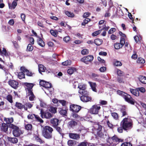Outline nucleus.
<instances>
[{
  "label": "nucleus",
  "instance_id": "12",
  "mask_svg": "<svg viewBox=\"0 0 146 146\" xmlns=\"http://www.w3.org/2000/svg\"><path fill=\"white\" fill-rule=\"evenodd\" d=\"M39 84L41 86L46 88H50L52 86V84L50 83L43 80H40Z\"/></svg>",
  "mask_w": 146,
  "mask_h": 146
},
{
  "label": "nucleus",
  "instance_id": "47",
  "mask_svg": "<svg viewBox=\"0 0 146 146\" xmlns=\"http://www.w3.org/2000/svg\"><path fill=\"white\" fill-rule=\"evenodd\" d=\"M50 32L51 34L54 37H56L57 36L58 33L56 31H54L51 29Z\"/></svg>",
  "mask_w": 146,
  "mask_h": 146
},
{
  "label": "nucleus",
  "instance_id": "35",
  "mask_svg": "<svg viewBox=\"0 0 146 146\" xmlns=\"http://www.w3.org/2000/svg\"><path fill=\"white\" fill-rule=\"evenodd\" d=\"M117 75L120 76H123L125 75L124 72L119 69H117Z\"/></svg>",
  "mask_w": 146,
  "mask_h": 146
},
{
  "label": "nucleus",
  "instance_id": "16",
  "mask_svg": "<svg viewBox=\"0 0 146 146\" xmlns=\"http://www.w3.org/2000/svg\"><path fill=\"white\" fill-rule=\"evenodd\" d=\"M111 139L113 142H115L116 143H119L120 142H123V139L118 138L117 136L115 135L111 137Z\"/></svg>",
  "mask_w": 146,
  "mask_h": 146
},
{
  "label": "nucleus",
  "instance_id": "44",
  "mask_svg": "<svg viewBox=\"0 0 146 146\" xmlns=\"http://www.w3.org/2000/svg\"><path fill=\"white\" fill-rule=\"evenodd\" d=\"M57 108H56L51 107L49 109V111L53 113H55L56 112Z\"/></svg>",
  "mask_w": 146,
  "mask_h": 146
},
{
  "label": "nucleus",
  "instance_id": "23",
  "mask_svg": "<svg viewBox=\"0 0 146 146\" xmlns=\"http://www.w3.org/2000/svg\"><path fill=\"white\" fill-rule=\"evenodd\" d=\"M77 124V122L73 120H72L68 122V125L69 127L73 128Z\"/></svg>",
  "mask_w": 146,
  "mask_h": 146
},
{
  "label": "nucleus",
  "instance_id": "11",
  "mask_svg": "<svg viewBox=\"0 0 146 146\" xmlns=\"http://www.w3.org/2000/svg\"><path fill=\"white\" fill-rule=\"evenodd\" d=\"M8 83L9 85L14 89H16L19 87V83L16 80H10L8 81Z\"/></svg>",
  "mask_w": 146,
  "mask_h": 146
},
{
  "label": "nucleus",
  "instance_id": "27",
  "mask_svg": "<svg viewBox=\"0 0 146 146\" xmlns=\"http://www.w3.org/2000/svg\"><path fill=\"white\" fill-rule=\"evenodd\" d=\"M68 110L67 107L65 108V109L64 110L62 108L59 111V112L60 113L63 115L64 116H66V115L67 111Z\"/></svg>",
  "mask_w": 146,
  "mask_h": 146
},
{
  "label": "nucleus",
  "instance_id": "60",
  "mask_svg": "<svg viewBox=\"0 0 146 146\" xmlns=\"http://www.w3.org/2000/svg\"><path fill=\"white\" fill-rule=\"evenodd\" d=\"M116 30V29L115 28H111L108 31V33L109 34H112L115 32Z\"/></svg>",
  "mask_w": 146,
  "mask_h": 146
},
{
  "label": "nucleus",
  "instance_id": "9",
  "mask_svg": "<svg viewBox=\"0 0 146 146\" xmlns=\"http://www.w3.org/2000/svg\"><path fill=\"white\" fill-rule=\"evenodd\" d=\"M125 101L128 103L132 105L135 104V101L131 96L128 94H127L123 98Z\"/></svg>",
  "mask_w": 146,
  "mask_h": 146
},
{
  "label": "nucleus",
  "instance_id": "17",
  "mask_svg": "<svg viewBox=\"0 0 146 146\" xmlns=\"http://www.w3.org/2000/svg\"><path fill=\"white\" fill-rule=\"evenodd\" d=\"M7 139L8 141L13 144H16L18 142V139L16 137H7Z\"/></svg>",
  "mask_w": 146,
  "mask_h": 146
},
{
  "label": "nucleus",
  "instance_id": "50",
  "mask_svg": "<svg viewBox=\"0 0 146 146\" xmlns=\"http://www.w3.org/2000/svg\"><path fill=\"white\" fill-rule=\"evenodd\" d=\"M75 141L72 140H69L68 141L67 144L69 146H73Z\"/></svg>",
  "mask_w": 146,
  "mask_h": 146
},
{
  "label": "nucleus",
  "instance_id": "63",
  "mask_svg": "<svg viewBox=\"0 0 146 146\" xmlns=\"http://www.w3.org/2000/svg\"><path fill=\"white\" fill-rule=\"evenodd\" d=\"M137 89L138 90V91H140L141 92H144L145 91V89L143 87L137 88Z\"/></svg>",
  "mask_w": 146,
  "mask_h": 146
},
{
  "label": "nucleus",
  "instance_id": "61",
  "mask_svg": "<svg viewBox=\"0 0 146 146\" xmlns=\"http://www.w3.org/2000/svg\"><path fill=\"white\" fill-rule=\"evenodd\" d=\"M131 58L134 59H136L137 58V55L136 54V52H135L134 51V54H133Z\"/></svg>",
  "mask_w": 146,
  "mask_h": 146
},
{
  "label": "nucleus",
  "instance_id": "59",
  "mask_svg": "<svg viewBox=\"0 0 146 146\" xmlns=\"http://www.w3.org/2000/svg\"><path fill=\"white\" fill-rule=\"evenodd\" d=\"M35 115H36L34 114H29L27 116V118L29 119H33Z\"/></svg>",
  "mask_w": 146,
  "mask_h": 146
},
{
  "label": "nucleus",
  "instance_id": "32",
  "mask_svg": "<svg viewBox=\"0 0 146 146\" xmlns=\"http://www.w3.org/2000/svg\"><path fill=\"white\" fill-rule=\"evenodd\" d=\"M89 144H90L91 143H88L87 141H85L79 143L78 145L77 146H87V145L89 146Z\"/></svg>",
  "mask_w": 146,
  "mask_h": 146
},
{
  "label": "nucleus",
  "instance_id": "38",
  "mask_svg": "<svg viewBox=\"0 0 146 146\" xmlns=\"http://www.w3.org/2000/svg\"><path fill=\"white\" fill-rule=\"evenodd\" d=\"M5 121H6V123L7 124H12L11 123H13V117L11 118H7L5 119Z\"/></svg>",
  "mask_w": 146,
  "mask_h": 146
},
{
  "label": "nucleus",
  "instance_id": "52",
  "mask_svg": "<svg viewBox=\"0 0 146 146\" xmlns=\"http://www.w3.org/2000/svg\"><path fill=\"white\" fill-rule=\"evenodd\" d=\"M25 71L26 72V75L28 76H33V74H34V73H32L31 72L29 71L27 69H25Z\"/></svg>",
  "mask_w": 146,
  "mask_h": 146
},
{
  "label": "nucleus",
  "instance_id": "34",
  "mask_svg": "<svg viewBox=\"0 0 146 146\" xmlns=\"http://www.w3.org/2000/svg\"><path fill=\"white\" fill-rule=\"evenodd\" d=\"M139 81L142 83L146 84V77L143 76H141L139 78Z\"/></svg>",
  "mask_w": 146,
  "mask_h": 146
},
{
  "label": "nucleus",
  "instance_id": "53",
  "mask_svg": "<svg viewBox=\"0 0 146 146\" xmlns=\"http://www.w3.org/2000/svg\"><path fill=\"white\" fill-rule=\"evenodd\" d=\"M101 29L95 31L92 34V35L94 36H96L100 34L101 33Z\"/></svg>",
  "mask_w": 146,
  "mask_h": 146
},
{
  "label": "nucleus",
  "instance_id": "64",
  "mask_svg": "<svg viewBox=\"0 0 146 146\" xmlns=\"http://www.w3.org/2000/svg\"><path fill=\"white\" fill-rule=\"evenodd\" d=\"M29 40L31 44H34V40L33 38L30 37L29 38Z\"/></svg>",
  "mask_w": 146,
  "mask_h": 146
},
{
  "label": "nucleus",
  "instance_id": "15",
  "mask_svg": "<svg viewBox=\"0 0 146 146\" xmlns=\"http://www.w3.org/2000/svg\"><path fill=\"white\" fill-rule=\"evenodd\" d=\"M15 106L18 109L22 110L23 108H24V110H27L28 108L27 107L25 106V105L24 104L23 105L22 103L18 102H16L15 103Z\"/></svg>",
  "mask_w": 146,
  "mask_h": 146
},
{
  "label": "nucleus",
  "instance_id": "30",
  "mask_svg": "<svg viewBox=\"0 0 146 146\" xmlns=\"http://www.w3.org/2000/svg\"><path fill=\"white\" fill-rule=\"evenodd\" d=\"M17 5V2L15 1H13V2L12 3L11 5H10V4H9V7L10 9H15Z\"/></svg>",
  "mask_w": 146,
  "mask_h": 146
},
{
  "label": "nucleus",
  "instance_id": "49",
  "mask_svg": "<svg viewBox=\"0 0 146 146\" xmlns=\"http://www.w3.org/2000/svg\"><path fill=\"white\" fill-rule=\"evenodd\" d=\"M35 118L37 121L39 122L40 123H43L44 122L43 120L38 115H36L35 116Z\"/></svg>",
  "mask_w": 146,
  "mask_h": 146
},
{
  "label": "nucleus",
  "instance_id": "54",
  "mask_svg": "<svg viewBox=\"0 0 146 146\" xmlns=\"http://www.w3.org/2000/svg\"><path fill=\"white\" fill-rule=\"evenodd\" d=\"M81 53L83 55L87 54L89 53V50L87 49H84L82 50Z\"/></svg>",
  "mask_w": 146,
  "mask_h": 146
},
{
  "label": "nucleus",
  "instance_id": "45",
  "mask_svg": "<svg viewBox=\"0 0 146 146\" xmlns=\"http://www.w3.org/2000/svg\"><path fill=\"white\" fill-rule=\"evenodd\" d=\"M25 74L23 72H21L19 73L18 76L19 78L21 79L23 78H25Z\"/></svg>",
  "mask_w": 146,
  "mask_h": 146
},
{
  "label": "nucleus",
  "instance_id": "55",
  "mask_svg": "<svg viewBox=\"0 0 146 146\" xmlns=\"http://www.w3.org/2000/svg\"><path fill=\"white\" fill-rule=\"evenodd\" d=\"M121 146H132V144L130 142H125L123 143Z\"/></svg>",
  "mask_w": 146,
  "mask_h": 146
},
{
  "label": "nucleus",
  "instance_id": "56",
  "mask_svg": "<svg viewBox=\"0 0 146 146\" xmlns=\"http://www.w3.org/2000/svg\"><path fill=\"white\" fill-rule=\"evenodd\" d=\"M99 75L95 73H92L91 75L92 78L95 79H97V78L99 77Z\"/></svg>",
  "mask_w": 146,
  "mask_h": 146
},
{
  "label": "nucleus",
  "instance_id": "22",
  "mask_svg": "<svg viewBox=\"0 0 146 146\" xmlns=\"http://www.w3.org/2000/svg\"><path fill=\"white\" fill-rule=\"evenodd\" d=\"M130 91L132 94L136 96H138L139 95V93L138 90L137 89V88H136L135 89H131Z\"/></svg>",
  "mask_w": 146,
  "mask_h": 146
},
{
  "label": "nucleus",
  "instance_id": "3",
  "mask_svg": "<svg viewBox=\"0 0 146 146\" xmlns=\"http://www.w3.org/2000/svg\"><path fill=\"white\" fill-rule=\"evenodd\" d=\"M120 125L124 130H127L132 127V122L130 119L125 117L121 121Z\"/></svg>",
  "mask_w": 146,
  "mask_h": 146
},
{
  "label": "nucleus",
  "instance_id": "19",
  "mask_svg": "<svg viewBox=\"0 0 146 146\" xmlns=\"http://www.w3.org/2000/svg\"><path fill=\"white\" fill-rule=\"evenodd\" d=\"M69 137L74 139H78L80 138V135L76 133H70L69 134Z\"/></svg>",
  "mask_w": 146,
  "mask_h": 146
},
{
  "label": "nucleus",
  "instance_id": "51",
  "mask_svg": "<svg viewBox=\"0 0 146 146\" xmlns=\"http://www.w3.org/2000/svg\"><path fill=\"white\" fill-rule=\"evenodd\" d=\"M76 69L74 68H71L68 69L67 70V72L70 75L72 74L74 72V70Z\"/></svg>",
  "mask_w": 146,
  "mask_h": 146
},
{
  "label": "nucleus",
  "instance_id": "28",
  "mask_svg": "<svg viewBox=\"0 0 146 146\" xmlns=\"http://www.w3.org/2000/svg\"><path fill=\"white\" fill-rule=\"evenodd\" d=\"M116 92L117 94L121 96L123 98L127 94V93H125L119 90H117Z\"/></svg>",
  "mask_w": 146,
  "mask_h": 146
},
{
  "label": "nucleus",
  "instance_id": "26",
  "mask_svg": "<svg viewBox=\"0 0 146 146\" xmlns=\"http://www.w3.org/2000/svg\"><path fill=\"white\" fill-rule=\"evenodd\" d=\"M25 85L27 87V90H32L34 85L33 83H25Z\"/></svg>",
  "mask_w": 146,
  "mask_h": 146
},
{
  "label": "nucleus",
  "instance_id": "1",
  "mask_svg": "<svg viewBox=\"0 0 146 146\" xmlns=\"http://www.w3.org/2000/svg\"><path fill=\"white\" fill-rule=\"evenodd\" d=\"M9 127L13 130L12 134L14 137H20L24 133L23 131L19 127L13 124L9 125Z\"/></svg>",
  "mask_w": 146,
  "mask_h": 146
},
{
  "label": "nucleus",
  "instance_id": "36",
  "mask_svg": "<svg viewBox=\"0 0 146 146\" xmlns=\"http://www.w3.org/2000/svg\"><path fill=\"white\" fill-rule=\"evenodd\" d=\"M65 13L66 15L69 17H73L74 16V15L73 13L69 12L68 11H65Z\"/></svg>",
  "mask_w": 146,
  "mask_h": 146
},
{
  "label": "nucleus",
  "instance_id": "57",
  "mask_svg": "<svg viewBox=\"0 0 146 146\" xmlns=\"http://www.w3.org/2000/svg\"><path fill=\"white\" fill-rule=\"evenodd\" d=\"M35 139L37 141L40 142V143H44V141H42L38 136L36 137Z\"/></svg>",
  "mask_w": 146,
  "mask_h": 146
},
{
  "label": "nucleus",
  "instance_id": "40",
  "mask_svg": "<svg viewBox=\"0 0 146 146\" xmlns=\"http://www.w3.org/2000/svg\"><path fill=\"white\" fill-rule=\"evenodd\" d=\"M54 128H55L59 133L62 136L64 135V134L62 133V129L60 127H58V126L56 127H54Z\"/></svg>",
  "mask_w": 146,
  "mask_h": 146
},
{
  "label": "nucleus",
  "instance_id": "33",
  "mask_svg": "<svg viewBox=\"0 0 146 146\" xmlns=\"http://www.w3.org/2000/svg\"><path fill=\"white\" fill-rule=\"evenodd\" d=\"M94 42L96 45L99 46L102 43V40L99 38H97L95 40Z\"/></svg>",
  "mask_w": 146,
  "mask_h": 146
},
{
  "label": "nucleus",
  "instance_id": "39",
  "mask_svg": "<svg viewBox=\"0 0 146 146\" xmlns=\"http://www.w3.org/2000/svg\"><path fill=\"white\" fill-rule=\"evenodd\" d=\"M137 62L139 64H144L145 62V60L142 58L139 57L137 60Z\"/></svg>",
  "mask_w": 146,
  "mask_h": 146
},
{
  "label": "nucleus",
  "instance_id": "4",
  "mask_svg": "<svg viewBox=\"0 0 146 146\" xmlns=\"http://www.w3.org/2000/svg\"><path fill=\"white\" fill-rule=\"evenodd\" d=\"M80 94L81 96H80V100L83 102H91L92 98L89 96L88 92H84V93Z\"/></svg>",
  "mask_w": 146,
  "mask_h": 146
},
{
  "label": "nucleus",
  "instance_id": "21",
  "mask_svg": "<svg viewBox=\"0 0 146 146\" xmlns=\"http://www.w3.org/2000/svg\"><path fill=\"white\" fill-rule=\"evenodd\" d=\"M89 84L92 90L93 91L97 92V90L96 88V83L95 82H89Z\"/></svg>",
  "mask_w": 146,
  "mask_h": 146
},
{
  "label": "nucleus",
  "instance_id": "46",
  "mask_svg": "<svg viewBox=\"0 0 146 146\" xmlns=\"http://www.w3.org/2000/svg\"><path fill=\"white\" fill-rule=\"evenodd\" d=\"M78 112H72V116L73 118L75 119L80 118V116L77 113Z\"/></svg>",
  "mask_w": 146,
  "mask_h": 146
},
{
  "label": "nucleus",
  "instance_id": "18",
  "mask_svg": "<svg viewBox=\"0 0 146 146\" xmlns=\"http://www.w3.org/2000/svg\"><path fill=\"white\" fill-rule=\"evenodd\" d=\"M8 126L6 123H2L1 127V130L2 131L5 133H7L8 132Z\"/></svg>",
  "mask_w": 146,
  "mask_h": 146
},
{
  "label": "nucleus",
  "instance_id": "10",
  "mask_svg": "<svg viewBox=\"0 0 146 146\" xmlns=\"http://www.w3.org/2000/svg\"><path fill=\"white\" fill-rule=\"evenodd\" d=\"M125 43V39L123 38H121L120 43H116L114 44V46L115 49H118L121 48Z\"/></svg>",
  "mask_w": 146,
  "mask_h": 146
},
{
  "label": "nucleus",
  "instance_id": "14",
  "mask_svg": "<svg viewBox=\"0 0 146 146\" xmlns=\"http://www.w3.org/2000/svg\"><path fill=\"white\" fill-rule=\"evenodd\" d=\"M59 120L56 118L51 119L50 120V123L53 127L58 125Z\"/></svg>",
  "mask_w": 146,
  "mask_h": 146
},
{
  "label": "nucleus",
  "instance_id": "58",
  "mask_svg": "<svg viewBox=\"0 0 146 146\" xmlns=\"http://www.w3.org/2000/svg\"><path fill=\"white\" fill-rule=\"evenodd\" d=\"M3 54L5 56H9L10 54L7 53V52L6 49L5 48H3Z\"/></svg>",
  "mask_w": 146,
  "mask_h": 146
},
{
  "label": "nucleus",
  "instance_id": "8",
  "mask_svg": "<svg viewBox=\"0 0 146 146\" xmlns=\"http://www.w3.org/2000/svg\"><path fill=\"white\" fill-rule=\"evenodd\" d=\"M93 59V56L89 55L81 58L80 59V61L86 64H88L89 62H92Z\"/></svg>",
  "mask_w": 146,
  "mask_h": 146
},
{
  "label": "nucleus",
  "instance_id": "7",
  "mask_svg": "<svg viewBox=\"0 0 146 146\" xmlns=\"http://www.w3.org/2000/svg\"><path fill=\"white\" fill-rule=\"evenodd\" d=\"M101 107L96 105H93L90 110V113L92 114H98Z\"/></svg>",
  "mask_w": 146,
  "mask_h": 146
},
{
  "label": "nucleus",
  "instance_id": "29",
  "mask_svg": "<svg viewBox=\"0 0 146 146\" xmlns=\"http://www.w3.org/2000/svg\"><path fill=\"white\" fill-rule=\"evenodd\" d=\"M5 99L10 103L12 104L13 103V97L11 95L9 94L7 95L6 96Z\"/></svg>",
  "mask_w": 146,
  "mask_h": 146
},
{
  "label": "nucleus",
  "instance_id": "62",
  "mask_svg": "<svg viewBox=\"0 0 146 146\" xmlns=\"http://www.w3.org/2000/svg\"><path fill=\"white\" fill-rule=\"evenodd\" d=\"M70 40V38L68 36H67L63 38V40L65 42H68Z\"/></svg>",
  "mask_w": 146,
  "mask_h": 146
},
{
  "label": "nucleus",
  "instance_id": "48",
  "mask_svg": "<svg viewBox=\"0 0 146 146\" xmlns=\"http://www.w3.org/2000/svg\"><path fill=\"white\" fill-rule=\"evenodd\" d=\"M71 64V61L70 60H67L64 62H63L62 63V64L64 66H67Z\"/></svg>",
  "mask_w": 146,
  "mask_h": 146
},
{
  "label": "nucleus",
  "instance_id": "5",
  "mask_svg": "<svg viewBox=\"0 0 146 146\" xmlns=\"http://www.w3.org/2000/svg\"><path fill=\"white\" fill-rule=\"evenodd\" d=\"M82 108L80 106L71 103L70 106V110L72 112H78Z\"/></svg>",
  "mask_w": 146,
  "mask_h": 146
},
{
  "label": "nucleus",
  "instance_id": "31",
  "mask_svg": "<svg viewBox=\"0 0 146 146\" xmlns=\"http://www.w3.org/2000/svg\"><path fill=\"white\" fill-rule=\"evenodd\" d=\"M113 64L117 66H120L122 65V64L121 62L115 60L113 62Z\"/></svg>",
  "mask_w": 146,
  "mask_h": 146
},
{
  "label": "nucleus",
  "instance_id": "43",
  "mask_svg": "<svg viewBox=\"0 0 146 146\" xmlns=\"http://www.w3.org/2000/svg\"><path fill=\"white\" fill-rule=\"evenodd\" d=\"M32 44H28L27 48V51H31L33 50V47L32 46Z\"/></svg>",
  "mask_w": 146,
  "mask_h": 146
},
{
  "label": "nucleus",
  "instance_id": "24",
  "mask_svg": "<svg viewBox=\"0 0 146 146\" xmlns=\"http://www.w3.org/2000/svg\"><path fill=\"white\" fill-rule=\"evenodd\" d=\"M38 71L40 73H41L42 72H44L46 68L43 65L41 64H39L38 65Z\"/></svg>",
  "mask_w": 146,
  "mask_h": 146
},
{
  "label": "nucleus",
  "instance_id": "42",
  "mask_svg": "<svg viewBox=\"0 0 146 146\" xmlns=\"http://www.w3.org/2000/svg\"><path fill=\"white\" fill-rule=\"evenodd\" d=\"M25 129L28 131H31L32 129V125L31 124H27L25 126Z\"/></svg>",
  "mask_w": 146,
  "mask_h": 146
},
{
  "label": "nucleus",
  "instance_id": "13",
  "mask_svg": "<svg viewBox=\"0 0 146 146\" xmlns=\"http://www.w3.org/2000/svg\"><path fill=\"white\" fill-rule=\"evenodd\" d=\"M78 88L79 89L78 90V93L80 94L83 93L84 92H88L86 90L85 85L84 84H79Z\"/></svg>",
  "mask_w": 146,
  "mask_h": 146
},
{
  "label": "nucleus",
  "instance_id": "37",
  "mask_svg": "<svg viewBox=\"0 0 146 146\" xmlns=\"http://www.w3.org/2000/svg\"><path fill=\"white\" fill-rule=\"evenodd\" d=\"M111 115L115 119H118L119 117L118 114L116 112H112L111 113Z\"/></svg>",
  "mask_w": 146,
  "mask_h": 146
},
{
  "label": "nucleus",
  "instance_id": "2",
  "mask_svg": "<svg viewBox=\"0 0 146 146\" xmlns=\"http://www.w3.org/2000/svg\"><path fill=\"white\" fill-rule=\"evenodd\" d=\"M53 129L48 126H46L43 128L42 132L43 136L46 138L50 139L52 138Z\"/></svg>",
  "mask_w": 146,
  "mask_h": 146
},
{
  "label": "nucleus",
  "instance_id": "41",
  "mask_svg": "<svg viewBox=\"0 0 146 146\" xmlns=\"http://www.w3.org/2000/svg\"><path fill=\"white\" fill-rule=\"evenodd\" d=\"M59 102L61 104L62 106L66 108H67L66 107V104L68 103V102H67L66 101L64 100H59Z\"/></svg>",
  "mask_w": 146,
  "mask_h": 146
},
{
  "label": "nucleus",
  "instance_id": "20",
  "mask_svg": "<svg viewBox=\"0 0 146 146\" xmlns=\"http://www.w3.org/2000/svg\"><path fill=\"white\" fill-rule=\"evenodd\" d=\"M120 111L122 114V117L124 116L128 115L127 110L125 106H123L122 108H120Z\"/></svg>",
  "mask_w": 146,
  "mask_h": 146
},
{
  "label": "nucleus",
  "instance_id": "6",
  "mask_svg": "<svg viewBox=\"0 0 146 146\" xmlns=\"http://www.w3.org/2000/svg\"><path fill=\"white\" fill-rule=\"evenodd\" d=\"M40 116L42 118H45L47 119H50L53 116V114L48 111H44L42 109L40 110Z\"/></svg>",
  "mask_w": 146,
  "mask_h": 146
},
{
  "label": "nucleus",
  "instance_id": "25",
  "mask_svg": "<svg viewBox=\"0 0 146 146\" xmlns=\"http://www.w3.org/2000/svg\"><path fill=\"white\" fill-rule=\"evenodd\" d=\"M38 44L42 47H44L45 45V44L44 41L41 38L39 37L37 40Z\"/></svg>",
  "mask_w": 146,
  "mask_h": 146
}]
</instances>
